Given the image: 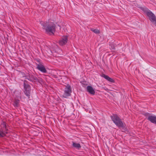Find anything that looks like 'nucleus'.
<instances>
[{"label":"nucleus","mask_w":156,"mask_h":156,"mask_svg":"<svg viewBox=\"0 0 156 156\" xmlns=\"http://www.w3.org/2000/svg\"><path fill=\"white\" fill-rule=\"evenodd\" d=\"M5 135V133L0 130V137H3Z\"/></svg>","instance_id":"nucleus-15"},{"label":"nucleus","mask_w":156,"mask_h":156,"mask_svg":"<svg viewBox=\"0 0 156 156\" xmlns=\"http://www.w3.org/2000/svg\"><path fill=\"white\" fill-rule=\"evenodd\" d=\"M148 119L151 122L156 124V116H150L148 117Z\"/></svg>","instance_id":"nucleus-8"},{"label":"nucleus","mask_w":156,"mask_h":156,"mask_svg":"<svg viewBox=\"0 0 156 156\" xmlns=\"http://www.w3.org/2000/svg\"><path fill=\"white\" fill-rule=\"evenodd\" d=\"M111 48L112 49H114L115 48V47L114 45H112V46H111Z\"/></svg>","instance_id":"nucleus-16"},{"label":"nucleus","mask_w":156,"mask_h":156,"mask_svg":"<svg viewBox=\"0 0 156 156\" xmlns=\"http://www.w3.org/2000/svg\"><path fill=\"white\" fill-rule=\"evenodd\" d=\"M43 26V28L48 33H51L52 34L55 31V26L52 22L41 23Z\"/></svg>","instance_id":"nucleus-1"},{"label":"nucleus","mask_w":156,"mask_h":156,"mask_svg":"<svg viewBox=\"0 0 156 156\" xmlns=\"http://www.w3.org/2000/svg\"><path fill=\"white\" fill-rule=\"evenodd\" d=\"M143 10L151 22L156 26V17L154 14L147 8H143Z\"/></svg>","instance_id":"nucleus-2"},{"label":"nucleus","mask_w":156,"mask_h":156,"mask_svg":"<svg viewBox=\"0 0 156 156\" xmlns=\"http://www.w3.org/2000/svg\"><path fill=\"white\" fill-rule=\"evenodd\" d=\"M37 68L38 70L43 73H45L47 72L44 66L41 63L37 65Z\"/></svg>","instance_id":"nucleus-7"},{"label":"nucleus","mask_w":156,"mask_h":156,"mask_svg":"<svg viewBox=\"0 0 156 156\" xmlns=\"http://www.w3.org/2000/svg\"><path fill=\"white\" fill-rule=\"evenodd\" d=\"M111 119L114 123L119 128H122L124 126L121 119L117 115L114 114L111 116Z\"/></svg>","instance_id":"nucleus-3"},{"label":"nucleus","mask_w":156,"mask_h":156,"mask_svg":"<svg viewBox=\"0 0 156 156\" xmlns=\"http://www.w3.org/2000/svg\"><path fill=\"white\" fill-rule=\"evenodd\" d=\"M26 78L27 79L30 81H35V80H37V77H34L33 76H31V77L30 76L27 77H26Z\"/></svg>","instance_id":"nucleus-11"},{"label":"nucleus","mask_w":156,"mask_h":156,"mask_svg":"<svg viewBox=\"0 0 156 156\" xmlns=\"http://www.w3.org/2000/svg\"><path fill=\"white\" fill-rule=\"evenodd\" d=\"M24 88L25 90L24 92L27 96H30V88L28 85L24 83Z\"/></svg>","instance_id":"nucleus-5"},{"label":"nucleus","mask_w":156,"mask_h":156,"mask_svg":"<svg viewBox=\"0 0 156 156\" xmlns=\"http://www.w3.org/2000/svg\"><path fill=\"white\" fill-rule=\"evenodd\" d=\"M73 146L74 147L77 148H79L81 147V146L79 144L73 142Z\"/></svg>","instance_id":"nucleus-12"},{"label":"nucleus","mask_w":156,"mask_h":156,"mask_svg":"<svg viewBox=\"0 0 156 156\" xmlns=\"http://www.w3.org/2000/svg\"><path fill=\"white\" fill-rule=\"evenodd\" d=\"M67 36L63 37L59 41V44L62 46L65 44L67 43Z\"/></svg>","instance_id":"nucleus-6"},{"label":"nucleus","mask_w":156,"mask_h":156,"mask_svg":"<svg viewBox=\"0 0 156 156\" xmlns=\"http://www.w3.org/2000/svg\"><path fill=\"white\" fill-rule=\"evenodd\" d=\"M102 76L110 82H114V80L112 79L104 74H102Z\"/></svg>","instance_id":"nucleus-10"},{"label":"nucleus","mask_w":156,"mask_h":156,"mask_svg":"<svg viewBox=\"0 0 156 156\" xmlns=\"http://www.w3.org/2000/svg\"><path fill=\"white\" fill-rule=\"evenodd\" d=\"M71 92L72 90L71 86L70 85H68L66 86L63 97L65 98H67L70 95Z\"/></svg>","instance_id":"nucleus-4"},{"label":"nucleus","mask_w":156,"mask_h":156,"mask_svg":"<svg viewBox=\"0 0 156 156\" xmlns=\"http://www.w3.org/2000/svg\"><path fill=\"white\" fill-rule=\"evenodd\" d=\"M91 30L95 34H98L100 33L99 30L97 29H94L93 28H91Z\"/></svg>","instance_id":"nucleus-13"},{"label":"nucleus","mask_w":156,"mask_h":156,"mask_svg":"<svg viewBox=\"0 0 156 156\" xmlns=\"http://www.w3.org/2000/svg\"><path fill=\"white\" fill-rule=\"evenodd\" d=\"M19 102V100H15L14 101V105L15 107H17Z\"/></svg>","instance_id":"nucleus-14"},{"label":"nucleus","mask_w":156,"mask_h":156,"mask_svg":"<svg viewBox=\"0 0 156 156\" xmlns=\"http://www.w3.org/2000/svg\"><path fill=\"white\" fill-rule=\"evenodd\" d=\"M87 90L90 94H94L95 92L93 88L90 86H88L87 87Z\"/></svg>","instance_id":"nucleus-9"}]
</instances>
